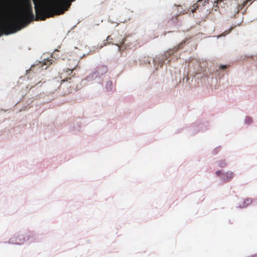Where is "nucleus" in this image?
Segmentation results:
<instances>
[{
	"label": "nucleus",
	"instance_id": "1",
	"mask_svg": "<svg viewBox=\"0 0 257 257\" xmlns=\"http://www.w3.org/2000/svg\"><path fill=\"white\" fill-rule=\"evenodd\" d=\"M34 15L30 2L12 17L4 16L0 20V31L6 35L14 33L27 26L33 20Z\"/></svg>",
	"mask_w": 257,
	"mask_h": 257
},
{
	"label": "nucleus",
	"instance_id": "2",
	"mask_svg": "<svg viewBox=\"0 0 257 257\" xmlns=\"http://www.w3.org/2000/svg\"><path fill=\"white\" fill-rule=\"evenodd\" d=\"M73 1L74 0H48L45 5H41L37 0H34V3L37 15H39L40 13V19L44 20L55 14H63L67 10Z\"/></svg>",
	"mask_w": 257,
	"mask_h": 257
},
{
	"label": "nucleus",
	"instance_id": "3",
	"mask_svg": "<svg viewBox=\"0 0 257 257\" xmlns=\"http://www.w3.org/2000/svg\"><path fill=\"white\" fill-rule=\"evenodd\" d=\"M215 175L221 181L227 182L233 178L234 173L231 170H218L215 172Z\"/></svg>",
	"mask_w": 257,
	"mask_h": 257
},
{
	"label": "nucleus",
	"instance_id": "4",
	"mask_svg": "<svg viewBox=\"0 0 257 257\" xmlns=\"http://www.w3.org/2000/svg\"><path fill=\"white\" fill-rule=\"evenodd\" d=\"M29 239V235L27 234H20L16 237L10 239V242L13 244H22Z\"/></svg>",
	"mask_w": 257,
	"mask_h": 257
},
{
	"label": "nucleus",
	"instance_id": "5",
	"mask_svg": "<svg viewBox=\"0 0 257 257\" xmlns=\"http://www.w3.org/2000/svg\"><path fill=\"white\" fill-rule=\"evenodd\" d=\"M251 199L250 198H247L245 200H241L240 204L239 205V207L240 208H243L246 207L248 205L251 203Z\"/></svg>",
	"mask_w": 257,
	"mask_h": 257
},
{
	"label": "nucleus",
	"instance_id": "6",
	"mask_svg": "<svg viewBox=\"0 0 257 257\" xmlns=\"http://www.w3.org/2000/svg\"><path fill=\"white\" fill-rule=\"evenodd\" d=\"M98 76V73L97 72H93L90 73L86 78V79L88 81H90L96 78H97Z\"/></svg>",
	"mask_w": 257,
	"mask_h": 257
},
{
	"label": "nucleus",
	"instance_id": "7",
	"mask_svg": "<svg viewBox=\"0 0 257 257\" xmlns=\"http://www.w3.org/2000/svg\"><path fill=\"white\" fill-rule=\"evenodd\" d=\"M217 166L220 168H224L227 166V163L226 160L224 159H221L217 162Z\"/></svg>",
	"mask_w": 257,
	"mask_h": 257
},
{
	"label": "nucleus",
	"instance_id": "8",
	"mask_svg": "<svg viewBox=\"0 0 257 257\" xmlns=\"http://www.w3.org/2000/svg\"><path fill=\"white\" fill-rule=\"evenodd\" d=\"M244 122L246 125H249L252 123L253 119L251 117L245 116L244 119Z\"/></svg>",
	"mask_w": 257,
	"mask_h": 257
},
{
	"label": "nucleus",
	"instance_id": "9",
	"mask_svg": "<svg viewBox=\"0 0 257 257\" xmlns=\"http://www.w3.org/2000/svg\"><path fill=\"white\" fill-rule=\"evenodd\" d=\"M106 89L108 91H111L113 89V83L111 81H108L106 84Z\"/></svg>",
	"mask_w": 257,
	"mask_h": 257
},
{
	"label": "nucleus",
	"instance_id": "10",
	"mask_svg": "<svg viewBox=\"0 0 257 257\" xmlns=\"http://www.w3.org/2000/svg\"><path fill=\"white\" fill-rule=\"evenodd\" d=\"M44 60L45 61L44 63L45 65H49L52 63V60L51 59L47 58V59H45Z\"/></svg>",
	"mask_w": 257,
	"mask_h": 257
},
{
	"label": "nucleus",
	"instance_id": "11",
	"mask_svg": "<svg viewBox=\"0 0 257 257\" xmlns=\"http://www.w3.org/2000/svg\"><path fill=\"white\" fill-rule=\"evenodd\" d=\"M198 7V4H194L193 6H192V8H191V11L192 13H194Z\"/></svg>",
	"mask_w": 257,
	"mask_h": 257
},
{
	"label": "nucleus",
	"instance_id": "12",
	"mask_svg": "<svg viewBox=\"0 0 257 257\" xmlns=\"http://www.w3.org/2000/svg\"><path fill=\"white\" fill-rule=\"evenodd\" d=\"M200 74H196L195 75V79H198L200 77Z\"/></svg>",
	"mask_w": 257,
	"mask_h": 257
},
{
	"label": "nucleus",
	"instance_id": "13",
	"mask_svg": "<svg viewBox=\"0 0 257 257\" xmlns=\"http://www.w3.org/2000/svg\"><path fill=\"white\" fill-rule=\"evenodd\" d=\"M226 65H222L220 66V69H225V68H226Z\"/></svg>",
	"mask_w": 257,
	"mask_h": 257
},
{
	"label": "nucleus",
	"instance_id": "14",
	"mask_svg": "<svg viewBox=\"0 0 257 257\" xmlns=\"http://www.w3.org/2000/svg\"><path fill=\"white\" fill-rule=\"evenodd\" d=\"M116 45V46L117 47V49H118V50H119V49H120V46H119V45Z\"/></svg>",
	"mask_w": 257,
	"mask_h": 257
},
{
	"label": "nucleus",
	"instance_id": "15",
	"mask_svg": "<svg viewBox=\"0 0 257 257\" xmlns=\"http://www.w3.org/2000/svg\"><path fill=\"white\" fill-rule=\"evenodd\" d=\"M67 71L69 72V74H70V73L72 72V70L70 69H69L68 71Z\"/></svg>",
	"mask_w": 257,
	"mask_h": 257
},
{
	"label": "nucleus",
	"instance_id": "16",
	"mask_svg": "<svg viewBox=\"0 0 257 257\" xmlns=\"http://www.w3.org/2000/svg\"><path fill=\"white\" fill-rule=\"evenodd\" d=\"M202 0H199V1H198V3H201V2H202Z\"/></svg>",
	"mask_w": 257,
	"mask_h": 257
}]
</instances>
